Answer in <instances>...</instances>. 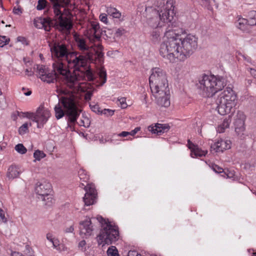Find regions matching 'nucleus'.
<instances>
[{
    "label": "nucleus",
    "instance_id": "nucleus-33",
    "mask_svg": "<svg viewBox=\"0 0 256 256\" xmlns=\"http://www.w3.org/2000/svg\"><path fill=\"white\" fill-rule=\"evenodd\" d=\"M46 4L47 2L46 0H38L36 6V9L38 10H44L46 6Z\"/></svg>",
    "mask_w": 256,
    "mask_h": 256
},
{
    "label": "nucleus",
    "instance_id": "nucleus-34",
    "mask_svg": "<svg viewBox=\"0 0 256 256\" xmlns=\"http://www.w3.org/2000/svg\"><path fill=\"white\" fill-rule=\"evenodd\" d=\"M114 110L108 109L104 108L100 112V114H104L106 116H112L114 115Z\"/></svg>",
    "mask_w": 256,
    "mask_h": 256
},
{
    "label": "nucleus",
    "instance_id": "nucleus-4",
    "mask_svg": "<svg viewBox=\"0 0 256 256\" xmlns=\"http://www.w3.org/2000/svg\"><path fill=\"white\" fill-rule=\"evenodd\" d=\"M102 30L100 28V24L96 22H92L90 26L86 30V36L90 42L93 44L91 46H89L86 44V38L82 36L75 34L74 36V40L79 50L85 52L86 51V54L84 55L88 57L90 56L96 54L98 50V46H101L100 52L102 54V62L99 60L98 58L94 60L89 59L88 61V64L92 62L98 64L100 68L97 70V75L98 78L99 84L102 86L104 84L106 80V72L104 68L102 66L104 62V53L102 52L103 47L100 44ZM87 70H90L92 72L90 69L88 68V66Z\"/></svg>",
    "mask_w": 256,
    "mask_h": 256
},
{
    "label": "nucleus",
    "instance_id": "nucleus-9",
    "mask_svg": "<svg viewBox=\"0 0 256 256\" xmlns=\"http://www.w3.org/2000/svg\"><path fill=\"white\" fill-rule=\"evenodd\" d=\"M53 5V8L56 23L62 30H70L72 28L70 20L64 16L61 10L66 6L70 3V0H50Z\"/></svg>",
    "mask_w": 256,
    "mask_h": 256
},
{
    "label": "nucleus",
    "instance_id": "nucleus-35",
    "mask_svg": "<svg viewBox=\"0 0 256 256\" xmlns=\"http://www.w3.org/2000/svg\"><path fill=\"white\" fill-rule=\"evenodd\" d=\"M90 106L92 111L98 114H100V112L102 110H100V108L99 105L97 104H90Z\"/></svg>",
    "mask_w": 256,
    "mask_h": 256
},
{
    "label": "nucleus",
    "instance_id": "nucleus-11",
    "mask_svg": "<svg viewBox=\"0 0 256 256\" xmlns=\"http://www.w3.org/2000/svg\"><path fill=\"white\" fill-rule=\"evenodd\" d=\"M22 114L24 116L36 122L38 128L43 127L50 116V112L48 110L40 107L37 110L36 113L25 112H22Z\"/></svg>",
    "mask_w": 256,
    "mask_h": 256
},
{
    "label": "nucleus",
    "instance_id": "nucleus-6",
    "mask_svg": "<svg viewBox=\"0 0 256 256\" xmlns=\"http://www.w3.org/2000/svg\"><path fill=\"white\" fill-rule=\"evenodd\" d=\"M222 78L214 75L203 74L198 78L197 86L204 97L212 98L224 87Z\"/></svg>",
    "mask_w": 256,
    "mask_h": 256
},
{
    "label": "nucleus",
    "instance_id": "nucleus-55",
    "mask_svg": "<svg viewBox=\"0 0 256 256\" xmlns=\"http://www.w3.org/2000/svg\"><path fill=\"white\" fill-rule=\"evenodd\" d=\"M10 25H6V26H10Z\"/></svg>",
    "mask_w": 256,
    "mask_h": 256
},
{
    "label": "nucleus",
    "instance_id": "nucleus-48",
    "mask_svg": "<svg viewBox=\"0 0 256 256\" xmlns=\"http://www.w3.org/2000/svg\"><path fill=\"white\" fill-rule=\"evenodd\" d=\"M46 238L50 242H52L55 238H53L52 234L48 233L46 234Z\"/></svg>",
    "mask_w": 256,
    "mask_h": 256
},
{
    "label": "nucleus",
    "instance_id": "nucleus-26",
    "mask_svg": "<svg viewBox=\"0 0 256 256\" xmlns=\"http://www.w3.org/2000/svg\"><path fill=\"white\" fill-rule=\"evenodd\" d=\"M248 19L247 26H254L256 25V11L252 10L248 12Z\"/></svg>",
    "mask_w": 256,
    "mask_h": 256
},
{
    "label": "nucleus",
    "instance_id": "nucleus-20",
    "mask_svg": "<svg viewBox=\"0 0 256 256\" xmlns=\"http://www.w3.org/2000/svg\"><path fill=\"white\" fill-rule=\"evenodd\" d=\"M187 146L190 150V156L192 158L205 156L208 152L207 150L200 148L198 145L194 144L190 140H188Z\"/></svg>",
    "mask_w": 256,
    "mask_h": 256
},
{
    "label": "nucleus",
    "instance_id": "nucleus-8",
    "mask_svg": "<svg viewBox=\"0 0 256 256\" xmlns=\"http://www.w3.org/2000/svg\"><path fill=\"white\" fill-rule=\"evenodd\" d=\"M238 96L232 88L228 86L218 96L216 100L218 112L221 115L229 114L236 104Z\"/></svg>",
    "mask_w": 256,
    "mask_h": 256
},
{
    "label": "nucleus",
    "instance_id": "nucleus-28",
    "mask_svg": "<svg viewBox=\"0 0 256 256\" xmlns=\"http://www.w3.org/2000/svg\"><path fill=\"white\" fill-rule=\"evenodd\" d=\"M107 255L108 256H120L118 250L115 246H110L107 251Z\"/></svg>",
    "mask_w": 256,
    "mask_h": 256
},
{
    "label": "nucleus",
    "instance_id": "nucleus-5",
    "mask_svg": "<svg viewBox=\"0 0 256 256\" xmlns=\"http://www.w3.org/2000/svg\"><path fill=\"white\" fill-rule=\"evenodd\" d=\"M175 0H158L156 6L158 10L152 8L146 9V22L152 28H162L168 24L166 30L172 24L178 22H172L176 14Z\"/></svg>",
    "mask_w": 256,
    "mask_h": 256
},
{
    "label": "nucleus",
    "instance_id": "nucleus-21",
    "mask_svg": "<svg viewBox=\"0 0 256 256\" xmlns=\"http://www.w3.org/2000/svg\"><path fill=\"white\" fill-rule=\"evenodd\" d=\"M232 122V116L230 115L226 117L222 123L220 124L217 128L216 131L219 133L224 132L226 129L228 128L230 126V124Z\"/></svg>",
    "mask_w": 256,
    "mask_h": 256
},
{
    "label": "nucleus",
    "instance_id": "nucleus-40",
    "mask_svg": "<svg viewBox=\"0 0 256 256\" xmlns=\"http://www.w3.org/2000/svg\"><path fill=\"white\" fill-rule=\"evenodd\" d=\"M212 169L216 172L217 173H222L224 171L222 168L216 164H214L212 166Z\"/></svg>",
    "mask_w": 256,
    "mask_h": 256
},
{
    "label": "nucleus",
    "instance_id": "nucleus-38",
    "mask_svg": "<svg viewBox=\"0 0 256 256\" xmlns=\"http://www.w3.org/2000/svg\"><path fill=\"white\" fill-rule=\"evenodd\" d=\"M100 20L105 24L108 23L107 15L106 14H101L99 16Z\"/></svg>",
    "mask_w": 256,
    "mask_h": 256
},
{
    "label": "nucleus",
    "instance_id": "nucleus-46",
    "mask_svg": "<svg viewBox=\"0 0 256 256\" xmlns=\"http://www.w3.org/2000/svg\"><path fill=\"white\" fill-rule=\"evenodd\" d=\"M13 12L15 14H20L22 13V10L20 8L14 7L13 9Z\"/></svg>",
    "mask_w": 256,
    "mask_h": 256
},
{
    "label": "nucleus",
    "instance_id": "nucleus-42",
    "mask_svg": "<svg viewBox=\"0 0 256 256\" xmlns=\"http://www.w3.org/2000/svg\"><path fill=\"white\" fill-rule=\"evenodd\" d=\"M128 256H141V254L136 250H130L128 254Z\"/></svg>",
    "mask_w": 256,
    "mask_h": 256
},
{
    "label": "nucleus",
    "instance_id": "nucleus-12",
    "mask_svg": "<svg viewBox=\"0 0 256 256\" xmlns=\"http://www.w3.org/2000/svg\"><path fill=\"white\" fill-rule=\"evenodd\" d=\"M151 92L158 105L165 108L170 106V92L168 86Z\"/></svg>",
    "mask_w": 256,
    "mask_h": 256
},
{
    "label": "nucleus",
    "instance_id": "nucleus-32",
    "mask_svg": "<svg viewBox=\"0 0 256 256\" xmlns=\"http://www.w3.org/2000/svg\"><path fill=\"white\" fill-rule=\"evenodd\" d=\"M10 41L9 38L4 36H0V47H3L8 44Z\"/></svg>",
    "mask_w": 256,
    "mask_h": 256
},
{
    "label": "nucleus",
    "instance_id": "nucleus-10",
    "mask_svg": "<svg viewBox=\"0 0 256 256\" xmlns=\"http://www.w3.org/2000/svg\"><path fill=\"white\" fill-rule=\"evenodd\" d=\"M149 82L151 91L168 86L166 73L159 68H154L151 70Z\"/></svg>",
    "mask_w": 256,
    "mask_h": 256
},
{
    "label": "nucleus",
    "instance_id": "nucleus-44",
    "mask_svg": "<svg viewBox=\"0 0 256 256\" xmlns=\"http://www.w3.org/2000/svg\"><path fill=\"white\" fill-rule=\"evenodd\" d=\"M56 250L59 252L66 251L67 250V248L64 244H60Z\"/></svg>",
    "mask_w": 256,
    "mask_h": 256
},
{
    "label": "nucleus",
    "instance_id": "nucleus-25",
    "mask_svg": "<svg viewBox=\"0 0 256 256\" xmlns=\"http://www.w3.org/2000/svg\"><path fill=\"white\" fill-rule=\"evenodd\" d=\"M247 22L248 19L239 18L238 21L236 22V24L238 28L244 31L248 28Z\"/></svg>",
    "mask_w": 256,
    "mask_h": 256
},
{
    "label": "nucleus",
    "instance_id": "nucleus-22",
    "mask_svg": "<svg viewBox=\"0 0 256 256\" xmlns=\"http://www.w3.org/2000/svg\"><path fill=\"white\" fill-rule=\"evenodd\" d=\"M20 174L18 168L16 166L11 165L8 169L6 176L9 180H12L18 178Z\"/></svg>",
    "mask_w": 256,
    "mask_h": 256
},
{
    "label": "nucleus",
    "instance_id": "nucleus-29",
    "mask_svg": "<svg viewBox=\"0 0 256 256\" xmlns=\"http://www.w3.org/2000/svg\"><path fill=\"white\" fill-rule=\"evenodd\" d=\"M46 156V154L44 153L43 151L38 150H36L34 153V157L35 158L34 162H36V160L40 161L42 158H45Z\"/></svg>",
    "mask_w": 256,
    "mask_h": 256
},
{
    "label": "nucleus",
    "instance_id": "nucleus-14",
    "mask_svg": "<svg viewBox=\"0 0 256 256\" xmlns=\"http://www.w3.org/2000/svg\"><path fill=\"white\" fill-rule=\"evenodd\" d=\"M35 192L37 194L40 196V198L44 201L46 200L52 202V198L50 192H52V186L48 182H38L35 187Z\"/></svg>",
    "mask_w": 256,
    "mask_h": 256
},
{
    "label": "nucleus",
    "instance_id": "nucleus-18",
    "mask_svg": "<svg viewBox=\"0 0 256 256\" xmlns=\"http://www.w3.org/2000/svg\"><path fill=\"white\" fill-rule=\"evenodd\" d=\"M148 128L152 134L161 135L168 132L170 128V126L167 124L156 123L148 126Z\"/></svg>",
    "mask_w": 256,
    "mask_h": 256
},
{
    "label": "nucleus",
    "instance_id": "nucleus-37",
    "mask_svg": "<svg viewBox=\"0 0 256 256\" xmlns=\"http://www.w3.org/2000/svg\"><path fill=\"white\" fill-rule=\"evenodd\" d=\"M120 102V107L122 108H127L128 104L126 103V98L124 97L118 99Z\"/></svg>",
    "mask_w": 256,
    "mask_h": 256
},
{
    "label": "nucleus",
    "instance_id": "nucleus-41",
    "mask_svg": "<svg viewBox=\"0 0 256 256\" xmlns=\"http://www.w3.org/2000/svg\"><path fill=\"white\" fill-rule=\"evenodd\" d=\"M116 10V8L113 7H108L106 10V12L109 15L112 16Z\"/></svg>",
    "mask_w": 256,
    "mask_h": 256
},
{
    "label": "nucleus",
    "instance_id": "nucleus-50",
    "mask_svg": "<svg viewBox=\"0 0 256 256\" xmlns=\"http://www.w3.org/2000/svg\"><path fill=\"white\" fill-rule=\"evenodd\" d=\"M74 230V228L72 226H70V227L66 228L65 230L66 232H72Z\"/></svg>",
    "mask_w": 256,
    "mask_h": 256
},
{
    "label": "nucleus",
    "instance_id": "nucleus-19",
    "mask_svg": "<svg viewBox=\"0 0 256 256\" xmlns=\"http://www.w3.org/2000/svg\"><path fill=\"white\" fill-rule=\"evenodd\" d=\"M231 142L229 140L220 139L212 144L211 148L216 152H222L224 150L230 148Z\"/></svg>",
    "mask_w": 256,
    "mask_h": 256
},
{
    "label": "nucleus",
    "instance_id": "nucleus-7",
    "mask_svg": "<svg viewBox=\"0 0 256 256\" xmlns=\"http://www.w3.org/2000/svg\"><path fill=\"white\" fill-rule=\"evenodd\" d=\"M97 220L100 224V230L97 236L99 245L110 244L116 242L120 238L118 228L102 216H98Z\"/></svg>",
    "mask_w": 256,
    "mask_h": 256
},
{
    "label": "nucleus",
    "instance_id": "nucleus-52",
    "mask_svg": "<svg viewBox=\"0 0 256 256\" xmlns=\"http://www.w3.org/2000/svg\"><path fill=\"white\" fill-rule=\"evenodd\" d=\"M251 72L252 73V74H254V73H256V70L254 69H251Z\"/></svg>",
    "mask_w": 256,
    "mask_h": 256
},
{
    "label": "nucleus",
    "instance_id": "nucleus-47",
    "mask_svg": "<svg viewBox=\"0 0 256 256\" xmlns=\"http://www.w3.org/2000/svg\"><path fill=\"white\" fill-rule=\"evenodd\" d=\"M129 135H130L129 132L124 131V132H122L118 134V136H120V137H126Z\"/></svg>",
    "mask_w": 256,
    "mask_h": 256
},
{
    "label": "nucleus",
    "instance_id": "nucleus-1",
    "mask_svg": "<svg viewBox=\"0 0 256 256\" xmlns=\"http://www.w3.org/2000/svg\"><path fill=\"white\" fill-rule=\"evenodd\" d=\"M53 70L43 65L38 66V74L39 78L46 83H53L61 79L64 84L70 90L64 87L58 88L57 92L59 94L58 103L55 106V116L57 119L62 118L64 114L68 116V122L74 124L78 118L80 110L76 104L75 91L79 90L80 82L78 78L70 74L64 64L60 62H54L52 64Z\"/></svg>",
    "mask_w": 256,
    "mask_h": 256
},
{
    "label": "nucleus",
    "instance_id": "nucleus-27",
    "mask_svg": "<svg viewBox=\"0 0 256 256\" xmlns=\"http://www.w3.org/2000/svg\"><path fill=\"white\" fill-rule=\"evenodd\" d=\"M32 126L31 122H25L18 129V134L24 135L28 132V128Z\"/></svg>",
    "mask_w": 256,
    "mask_h": 256
},
{
    "label": "nucleus",
    "instance_id": "nucleus-24",
    "mask_svg": "<svg viewBox=\"0 0 256 256\" xmlns=\"http://www.w3.org/2000/svg\"><path fill=\"white\" fill-rule=\"evenodd\" d=\"M78 176L80 178V179L81 181L80 184L81 183L85 182L86 184L85 186H86L88 184V180H89V176L88 174L86 172L82 169H80L78 172Z\"/></svg>",
    "mask_w": 256,
    "mask_h": 256
},
{
    "label": "nucleus",
    "instance_id": "nucleus-31",
    "mask_svg": "<svg viewBox=\"0 0 256 256\" xmlns=\"http://www.w3.org/2000/svg\"><path fill=\"white\" fill-rule=\"evenodd\" d=\"M126 32V30L123 28L120 27L115 30L114 36L115 37L120 38L124 36Z\"/></svg>",
    "mask_w": 256,
    "mask_h": 256
},
{
    "label": "nucleus",
    "instance_id": "nucleus-2",
    "mask_svg": "<svg viewBox=\"0 0 256 256\" xmlns=\"http://www.w3.org/2000/svg\"><path fill=\"white\" fill-rule=\"evenodd\" d=\"M185 32L180 22H174L164 33L159 47V54L171 62L184 61L198 46V38L192 34L179 38Z\"/></svg>",
    "mask_w": 256,
    "mask_h": 256
},
{
    "label": "nucleus",
    "instance_id": "nucleus-30",
    "mask_svg": "<svg viewBox=\"0 0 256 256\" xmlns=\"http://www.w3.org/2000/svg\"><path fill=\"white\" fill-rule=\"evenodd\" d=\"M15 150L20 154H24L26 152L27 150L22 144H18L15 146Z\"/></svg>",
    "mask_w": 256,
    "mask_h": 256
},
{
    "label": "nucleus",
    "instance_id": "nucleus-16",
    "mask_svg": "<svg viewBox=\"0 0 256 256\" xmlns=\"http://www.w3.org/2000/svg\"><path fill=\"white\" fill-rule=\"evenodd\" d=\"M80 235L82 237H88L92 234L94 226L92 220L90 218H86L85 220L80 223Z\"/></svg>",
    "mask_w": 256,
    "mask_h": 256
},
{
    "label": "nucleus",
    "instance_id": "nucleus-36",
    "mask_svg": "<svg viewBox=\"0 0 256 256\" xmlns=\"http://www.w3.org/2000/svg\"><path fill=\"white\" fill-rule=\"evenodd\" d=\"M0 220L4 223L8 221L7 218L5 216L4 211L1 208H0Z\"/></svg>",
    "mask_w": 256,
    "mask_h": 256
},
{
    "label": "nucleus",
    "instance_id": "nucleus-43",
    "mask_svg": "<svg viewBox=\"0 0 256 256\" xmlns=\"http://www.w3.org/2000/svg\"><path fill=\"white\" fill-rule=\"evenodd\" d=\"M140 130V128L136 127L134 130L129 132V134L132 136H134L138 131Z\"/></svg>",
    "mask_w": 256,
    "mask_h": 256
},
{
    "label": "nucleus",
    "instance_id": "nucleus-53",
    "mask_svg": "<svg viewBox=\"0 0 256 256\" xmlns=\"http://www.w3.org/2000/svg\"><path fill=\"white\" fill-rule=\"evenodd\" d=\"M252 256H256V252L252 254Z\"/></svg>",
    "mask_w": 256,
    "mask_h": 256
},
{
    "label": "nucleus",
    "instance_id": "nucleus-51",
    "mask_svg": "<svg viewBox=\"0 0 256 256\" xmlns=\"http://www.w3.org/2000/svg\"><path fill=\"white\" fill-rule=\"evenodd\" d=\"M32 94L31 91H28V92H27L25 93V94H26V96H30V94Z\"/></svg>",
    "mask_w": 256,
    "mask_h": 256
},
{
    "label": "nucleus",
    "instance_id": "nucleus-54",
    "mask_svg": "<svg viewBox=\"0 0 256 256\" xmlns=\"http://www.w3.org/2000/svg\"><path fill=\"white\" fill-rule=\"evenodd\" d=\"M2 24H4V22L3 20H2Z\"/></svg>",
    "mask_w": 256,
    "mask_h": 256
},
{
    "label": "nucleus",
    "instance_id": "nucleus-45",
    "mask_svg": "<svg viewBox=\"0 0 256 256\" xmlns=\"http://www.w3.org/2000/svg\"><path fill=\"white\" fill-rule=\"evenodd\" d=\"M121 13L116 9L112 16L114 18H120L121 17Z\"/></svg>",
    "mask_w": 256,
    "mask_h": 256
},
{
    "label": "nucleus",
    "instance_id": "nucleus-49",
    "mask_svg": "<svg viewBox=\"0 0 256 256\" xmlns=\"http://www.w3.org/2000/svg\"><path fill=\"white\" fill-rule=\"evenodd\" d=\"M86 244V242L84 240H81L78 244L79 248H81L82 250L84 249V246Z\"/></svg>",
    "mask_w": 256,
    "mask_h": 256
},
{
    "label": "nucleus",
    "instance_id": "nucleus-15",
    "mask_svg": "<svg viewBox=\"0 0 256 256\" xmlns=\"http://www.w3.org/2000/svg\"><path fill=\"white\" fill-rule=\"evenodd\" d=\"M246 116L244 112L240 110H238L236 114L234 116V125L235 126V131L238 134H240L244 131V122Z\"/></svg>",
    "mask_w": 256,
    "mask_h": 256
},
{
    "label": "nucleus",
    "instance_id": "nucleus-3",
    "mask_svg": "<svg viewBox=\"0 0 256 256\" xmlns=\"http://www.w3.org/2000/svg\"><path fill=\"white\" fill-rule=\"evenodd\" d=\"M101 48V46H98L96 54L86 57L78 52H71L68 44L58 42H54L51 46L50 52L52 57L58 59L56 62L64 64L70 74L78 78L80 80L86 72L88 78L94 80L96 78L94 75L90 70H87L88 61L89 59L94 60L98 58L102 62V54L100 52Z\"/></svg>",
    "mask_w": 256,
    "mask_h": 256
},
{
    "label": "nucleus",
    "instance_id": "nucleus-17",
    "mask_svg": "<svg viewBox=\"0 0 256 256\" xmlns=\"http://www.w3.org/2000/svg\"><path fill=\"white\" fill-rule=\"evenodd\" d=\"M34 24L38 28H44L46 32H50L54 24L49 18H37L34 19Z\"/></svg>",
    "mask_w": 256,
    "mask_h": 256
},
{
    "label": "nucleus",
    "instance_id": "nucleus-56",
    "mask_svg": "<svg viewBox=\"0 0 256 256\" xmlns=\"http://www.w3.org/2000/svg\"><path fill=\"white\" fill-rule=\"evenodd\" d=\"M141 256H142L141 255Z\"/></svg>",
    "mask_w": 256,
    "mask_h": 256
},
{
    "label": "nucleus",
    "instance_id": "nucleus-13",
    "mask_svg": "<svg viewBox=\"0 0 256 256\" xmlns=\"http://www.w3.org/2000/svg\"><path fill=\"white\" fill-rule=\"evenodd\" d=\"M80 186L84 188L86 194L83 198L86 206H89L96 203L97 198V192L93 184H88L85 186L84 183H81Z\"/></svg>",
    "mask_w": 256,
    "mask_h": 256
},
{
    "label": "nucleus",
    "instance_id": "nucleus-39",
    "mask_svg": "<svg viewBox=\"0 0 256 256\" xmlns=\"http://www.w3.org/2000/svg\"><path fill=\"white\" fill-rule=\"evenodd\" d=\"M51 242L52 244L53 248L57 250L60 244L59 240L55 238Z\"/></svg>",
    "mask_w": 256,
    "mask_h": 256
},
{
    "label": "nucleus",
    "instance_id": "nucleus-23",
    "mask_svg": "<svg viewBox=\"0 0 256 256\" xmlns=\"http://www.w3.org/2000/svg\"><path fill=\"white\" fill-rule=\"evenodd\" d=\"M162 33V28H154V30L150 32V39L153 42H156L159 41L161 35Z\"/></svg>",
    "mask_w": 256,
    "mask_h": 256
}]
</instances>
